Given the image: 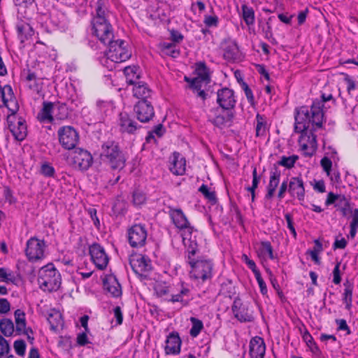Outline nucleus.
Returning a JSON list of instances; mask_svg holds the SVG:
<instances>
[{
	"mask_svg": "<svg viewBox=\"0 0 358 358\" xmlns=\"http://www.w3.org/2000/svg\"><path fill=\"white\" fill-rule=\"evenodd\" d=\"M190 289L186 287H182L180 292L177 294H173L169 301L173 303L180 302L182 306H187L189 301Z\"/></svg>",
	"mask_w": 358,
	"mask_h": 358,
	"instance_id": "obj_35",
	"label": "nucleus"
},
{
	"mask_svg": "<svg viewBox=\"0 0 358 358\" xmlns=\"http://www.w3.org/2000/svg\"><path fill=\"white\" fill-rule=\"evenodd\" d=\"M266 351L264 341L259 336H255L250 342V355L251 358H264Z\"/></svg>",
	"mask_w": 358,
	"mask_h": 358,
	"instance_id": "obj_25",
	"label": "nucleus"
},
{
	"mask_svg": "<svg viewBox=\"0 0 358 358\" xmlns=\"http://www.w3.org/2000/svg\"><path fill=\"white\" fill-rule=\"evenodd\" d=\"M85 210L87 212L88 215H90V218L92 219L94 226L97 229H99L100 228V221L99 217H97V210L95 208H86Z\"/></svg>",
	"mask_w": 358,
	"mask_h": 358,
	"instance_id": "obj_57",
	"label": "nucleus"
},
{
	"mask_svg": "<svg viewBox=\"0 0 358 358\" xmlns=\"http://www.w3.org/2000/svg\"><path fill=\"white\" fill-rule=\"evenodd\" d=\"M299 159V156L296 155H292L291 156H282L280 159L277 162V164L279 166H284L287 169H291L294 167L296 162Z\"/></svg>",
	"mask_w": 358,
	"mask_h": 358,
	"instance_id": "obj_45",
	"label": "nucleus"
},
{
	"mask_svg": "<svg viewBox=\"0 0 358 358\" xmlns=\"http://www.w3.org/2000/svg\"><path fill=\"white\" fill-rule=\"evenodd\" d=\"M336 210L340 211L342 216L345 217L349 213H352L348 199L343 195L341 199L336 203Z\"/></svg>",
	"mask_w": 358,
	"mask_h": 358,
	"instance_id": "obj_39",
	"label": "nucleus"
},
{
	"mask_svg": "<svg viewBox=\"0 0 358 358\" xmlns=\"http://www.w3.org/2000/svg\"><path fill=\"white\" fill-rule=\"evenodd\" d=\"M15 277L11 273H7L5 268H0V280L6 283L15 284Z\"/></svg>",
	"mask_w": 358,
	"mask_h": 358,
	"instance_id": "obj_51",
	"label": "nucleus"
},
{
	"mask_svg": "<svg viewBox=\"0 0 358 358\" xmlns=\"http://www.w3.org/2000/svg\"><path fill=\"white\" fill-rule=\"evenodd\" d=\"M17 31L18 38L23 43L25 40L28 39L29 36L33 34V29L31 26L27 23H21L17 25Z\"/></svg>",
	"mask_w": 358,
	"mask_h": 358,
	"instance_id": "obj_37",
	"label": "nucleus"
},
{
	"mask_svg": "<svg viewBox=\"0 0 358 358\" xmlns=\"http://www.w3.org/2000/svg\"><path fill=\"white\" fill-rule=\"evenodd\" d=\"M289 192L293 196H296L299 200L303 201L305 194L303 180H290Z\"/></svg>",
	"mask_w": 358,
	"mask_h": 358,
	"instance_id": "obj_33",
	"label": "nucleus"
},
{
	"mask_svg": "<svg viewBox=\"0 0 358 358\" xmlns=\"http://www.w3.org/2000/svg\"><path fill=\"white\" fill-rule=\"evenodd\" d=\"M10 346L8 341L2 336H0V357L8 354Z\"/></svg>",
	"mask_w": 358,
	"mask_h": 358,
	"instance_id": "obj_60",
	"label": "nucleus"
},
{
	"mask_svg": "<svg viewBox=\"0 0 358 358\" xmlns=\"http://www.w3.org/2000/svg\"><path fill=\"white\" fill-rule=\"evenodd\" d=\"M259 250L262 255H268L271 259H273L275 258L273 255V250L269 241L261 242V248H259Z\"/></svg>",
	"mask_w": 358,
	"mask_h": 358,
	"instance_id": "obj_50",
	"label": "nucleus"
},
{
	"mask_svg": "<svg viewBox=\"0 0 358 358\" xmlns=\"http://www.w3.org/2000/svg\"><path fill=\"white\" fill-rule=\"evenodd\" d=\"M40 171L45 177H54L55 169L48 163L43 164L41 166Z\"/></svg>",
	"mask_w": 358,
	"mask_h": 358,
	"instance_id": "obj_55",
	"label": "nucleus"
},
{
	"mask_svg": "<svg viewBox=\"0 0 358 358\" xmlns=\"http://www.w3.org/2000/svg\"><path fill=\"white\" fill-rule=\"evenodd\" d=\"M148 231L144 224H135L127 229L128 242L131 248L143 247L146 243Z\"/></svg>",
	"mask_w": 358,
	"mask_h": 358,
	"instance_id": "obj_8",
	"label": "nucleus"
},
{
	"mask_svg": "<svg viewBox=\"0 0 358 358\" xmlns=\"http://www.w3.org/2000/svg\"><path fill=\"white\" fill-rule=\"evenodd\" d=\"M331 100L333 101L334 104L336 103L332 94L326 95L325 94H322L320 99H316L313 101L309 109L310 117H312V121L316 124L317 127H322L324 122V103Z\"/></svg>",
	"mask_w": 358,
	"mask_h": 358,
	"instance_id": "obj_7",
	"label": "nucleus"
},
{
	"mask_svg": "<svg viewBox=\"0 0 358 358\" xmlns=\"http://www.w3.org/2000/svg\"><path fill=\"white\" fill-rule=\"evenodd\" d=\"M0 330L5 336L8 337L12 336L15 330L13 321L8 318L1 320Z\"/></svg>",
	"mask_w": 358,
	"mask_h": 358,
	"instance_id": "obj_41",
	"label": "nucleus"
},
{
	"mask_svg": "<svg viewBox=\"0 0 358 358\" xmlns=\"http://www.w3.org/2000/svg\"><path fill=\"white\" fill-rule=\"evenodd\" d=\"M124 41L118 39L107 43L108 45V52H107V59H110L115 63H120L129 59L131 53L124 45Z\"/></svg>",
	"mask_w": 358,
	"mask_h": 358,
	"instance_id": "obj_6",
	"label": "nucleus"
},
{
	"mask_svg": "<svg viewBox=\"0 0 358 358\" xmlns=\"http://www.w3.org/2000/svg\"><path fill=\"white\" fill-rule=\"evenodd\" d=\"M217 103L222 110H232L235 107L236 100L234 92L228 87H223L217 92Z\"/></svg>",
	"mask_w": 358,
	"mask_h": 358,
	"instance_id": "obj_17",
	"label": "nucleus"
},
{
	"mask_svg": "<svg viewBox=\"0 0 358 358\" xmlns=\"http://www.w3.org/2000/svg\"><path fill=\"white\" fill-rule=\"evenodd\" d=\"M8 129L14 136L15 139L19 141H23L27 134V128L25 120L22 117L15 115L11 113L7 118Z\"/></svg>",
	"mask_w": 358,
	"mask_h": 358,
	"instance_id": "obj_11",
	"label": "nucleus"
},
{
	"mask_svg": "<svg viewBox=\"0 0 358 358\" xmlns=\"http://www.w3.org/2000/svg\"><path fill=\"white\" fill-rule=\"evenodd\" d=\"M320 164L323 170L327 173V176L330 179H334L333 176H331L330 171L331 170L332 162L331 159L327 157H323L320 161Z\"/></svg>",
	"mask_w": 358,
	"mask_h": 358,
	"instance_id": "obj_56",
	"label": "nucleus"
},
{
	"mask_svg": "<svg viewBox=\"0 0 358 358\" xmlns=\"http://www.w3.org/2000/svg\"><path fill=\"white\" fill-rule=\"evenodd\" d=\"M336 324L338 325L337 330L338 331H346V334H351V331L350 327H348L347 322L344 319H336L335 320Z\"/></svg>",
	"mask_w": 358,
	"mask_h": 358,
	"instance_id": "obj_59",
	"label": "nucleus"
},
{
	"mask_svg": "<svg viewBox=\"0 0 358 358\" xmlns=\"http://www.w3.org/2000/svg\"><path fill=\"white\" fill-rule=\"evenodd\" d=\"M195 73L201 81L209 83L210 80V70L204 62H199L195 64Z\"/></svg>",
	"mask_w": 358,
	"mask_h": 358,
	"instance_id": "obj_34",
	"label": "nucleus"
},
{
	"mask_svg": "<svg viewBox=\"0 0 358 358\" xmlns=\"http://www.w3.org/2000/svg\"><path fill=\"white\" fill-rule=\"evenodd\" d=\"M133 203L135 206H141L146 201V196L143 191L136 188L132 194Z\"/></svg>",
	"mask_w": 358,
	"mask_h": 358,
	"instance_id": "obj_49",
	"label": "nucleus"
},
{
	"mask_svg": "<svg viewBox=\"0 0 358 358\" xmlns=\"http://www.w3.org/2000/svg\"><path fill=\"white\" fill-rule=\"evenodd\" d=\"M302 337H303V341L306 343V344L310 348L314 347V349L312 348V350H319L317 345H316L315 342L314 341L313 336L310 335V334L307 330H306V331L303 334Z\"/></svg>",
	"mask_w": 358,
	"mask_h": 358,
	"instance_id": "obj_58",
	"label": "nucleus"
},
{
	"mask_svg": "<svg viewBox=\"0 0 358 358\" xmlns=\"http://www.w3.org/2000/svg\"><path fill=\"white\" fill-rule=\"evenodd\" d=\"M344 292L343 294V302L345 306V309L349 310L352 306V294L354 290V285L349 280H346L343 283Z\"/></svg>",
	"mask_w": 358,
	"mask_h": 358,
	"instance_id": "obj_32",
	"label": "nucleus"
},
{
	"mask_svg": "<svg viewBox=\"0 0 358 358\" xmlns=\"http://www.w3.org/2000/svg\"><path fill=\"white\" fill-rule=\"evenodd\" d=\"M190 321L192 326L189 331V334L192 337H196L203 329V324L201 320L193 317H190Z\"/></svg>",
	"mask_w": 358,
	"mask_h": 358,
	"instance_id": "obj_47",
	"label": "nucleus"
},
{
	"mask_svg": "<svg viewBox=\"0 0 358 358\" xmlns=\"http://www.w3.org/2000/svg\"><path fill=\"white\" fill-rule=\"evenodd\" d=\"M105 290L108 292L113 297L118 298L122 296V287L114 275H106L103 280Z\"/></svg>",
	"mask_w": 358,
	"mask_h": 358,
	"instance_id": "obj_24",
	"label": "nucleus"
},
{
	"mask_svg": "<svg viewBox=\"0 0 358 358\" xmlns=\"http://www.w3.org/2000/svg\"><path fill=\"white\" fill-rule=\"evenodd\" d=\"M13 347L15 352L19 356H24L26 350V343L24 340H17L14 342Z\"/></svg>",
	"mask_w": 358,
	"mask_h": 358,
	"instance_id": "obj_54",
	"label": "nucleus"
},
{
	"mask_svg": "<svg viewBox=\"0 0 358 358\" xmlns=\"http://www.w3.org/2000/svg\"><path fill=\"white\" fill-rule=\"evenodd\" d=\"M48 321L50 325V329L55 331L62 324V315L59 312L49 314Z\"/></svg>",
	"mask_w": 358,
	"mask_h": 358,
	"instance_id": "obj_44",
	"label": "nucleus"
},
{
	"mask_svg": "<svg viewBox=\"0 0 358 358\" xmlns=\"http://www.w3.org/2000/svg\"><path fill=\"white\" fill-rule=\"evenodd\" d=\"M191 266L190 276L202 282L211 280L213 275L214 264L212 259L199 258L189 261Z\"/></svg>",
	"mask_w": 358,
	"mask_h": 358,
	"instance_id": "obj_4",
	"label": "nucleus"
},
{
	"mask_svg": "<svg viewBox=\"0 0 358 358\" xmlns=\"http://www.w3.org/2000/svg\"><path fill=\"white\" fill-rule=\"evenodd\" d=\"M57 136L59 143L64 150H73L79 143V133L72 126L59 127L57 131Z\"/></svg>",
	"mask_w": 358,
	"mask_h": 358,
	"instance_id": "obj_5",
	"label": "nucleus"
},
{
	"mask_svg": "<svg viewBox=\"0 0 358 358\" xmlns=\"http://www.w3.org/2000/svg\"><path fill=\"white\" fill-rule=\"evenodd\" d=\"M169 170L175 176H182L186 171V159L178 152H174L169 157Z\"/></svg>",
	"mask_w": 358,
	"mask_h": 358,
	"instance_id": "obj_20",
	"label": "nucleus"
},
{
	"mask_svg": "<svg viewBox=\"0 0 358 358\" xmlns=\"http://www.w3.org/2000/svg\"><path fill=\"white\" fill-rule=\"evenodd\" d=\"M101 159L113 169H122L125 166L126 158L117 143L108 141L101 145Z\"/></svg>",
	"mask_w": 358,
	"mask_h": 358,
	"instance_id": "obj_2",
	"label": "nucleus"
},
{
	"mask_svg": "<svg viewBox=\"0 0 358 358\" xmlns=\"http://www.w3.org/2000/svg\"><path fill=\"white\" fill-rule=\"evenodd\" d=\"M129 264L133 271L140 276L145 275L152 268L150 259L141 254L132 255L129 257Z\"/></svg>",
	"mask_w": 358,
	"mask_h": 358,
	"instance_id": "obj_16",
	"label": "nucleus"
},
{
	"mask_svg": "<svg viewBox=\"0 0 358 358\" xmlns=\"http://www.w3.org/2000/svg\"><path fill=\"white\" fill-rule=\"evenodd\" d=\"M317 128L310 117L309 108L307 106H301L294 109V131L301 134L298 141L303 150L308 148H311L313 151L316 150L317 136L314 131Z\"/></svg>",
	"mask_w": 358,
	"mask_h": 358,
	"instance_id": "obj_1",
	"label": "nucleus"
},
{
	"mask_svg": "<svg viewBox=\"0 0 358 358\" xmlns=\"http://www.w3.org/2000/svg\"><path fill=\"white\" fill-rule=\"evenodd\" d=\"M108 4L109 3L108 0H98L96 3V16L93 18L92 20H108Z\"/></svg>",
	"mask_w": 358,
	"mask_h": 358,
	"instance_id": "obj_29",
	"label": "nucleus"
},
{
	"mask_svg": "<svg viewBox=\"0 0 358 358\" xmlns=\"http://www.w3.org/2000/svg\"><path fill=\"white\" fill-rule=\"evenodd\" d=\"M54 114L59 120H64L69 117V112L66 103L57 102L55 103Z\"/></svg>",
	"mask_w": 358,
	"mask_h": 358,
	"instance_id": "obj_42",
	"label": "nucleus"
},
{
	"mask_svg": "<svg viewBox=\"0 0 358 358\" xmlns=\"http://www.w3.org/2000/svg\"><path fill=\"white\" fill-rule=\"evenodd\" d=\"M37 280L40 288L49 292L57 291L62 283L61 275L53 264L41 268Z\"/></svg>",
	"mask_w": 358,
	"mask_h": 358,
	"instance_id": "obj_3",
	"label": "nucleus"
},
{
	"mask_svg": "<svg viewBox=\"0 0 358 358\" xmlns=\"http://www.w3.org/2000/svg\"><path fill=\"white\" fill-rule=\"evenodd\" d=\"M234 117V111L222 110L219 107L210 109L208 113V121L218 128L224 127L228 122H231Z\"/></svg>",
	"mask_w": 358,
	"mask_h": 358,
	"instance_id": "obj_13",
	"label": "nucleus"
},
{
	"mask_svg": "<svg viewBox=\"0 0 358 358\" xmlns=\"http://www.w3.org/2000/svg\"><path fill=\"white\" fill-rule=\"evenodd\" d=\"M15 321V331L17 335H21L22 330L26 327L25 313L20 309H17L14 313Z\"/></svg>",
	"mask_w": 358,
	"mask_h": 358,
	"instance_id": "obj_36",
	"label": "nucleus"
},
{
	"mask_svg": "<svg viewBox=\"0 0 358 358\" xmlns=\"http://www.w3.org/2000/svg\"><path fill=\"white\" fill-rule=\"evenodd\" d=\"M45 242L36 237H31L27 242L25 255L29 262H36L44 258Z\"/></svg>",
	"mask_w": 358,
	"mask_h": 358,
	"instance_id": "obj_10",
	"label": "nucleus"
},
{
	"mask_svg": "<svg viewBox=\"0 0 358 358\" xmlns=\"http://www.w3.org/2000/svg\"><path fill=\"white\" fill-rule=\"evenodd\" d=\"M112 211L116 216L124 215L127 211V202L120 196H117L113 202Z\"/></svg>",
	"mask_w": 358,
	"mask_h": 358,
	"instance_id": "obj_40",
	"label": "nucleus"
},
{
	"mask_svg": "<svg viewBox=\"0 0 358 358\" xmlns=\"http://www.w3.org/2000/svg\"><path fill=\"white\" fill-rule=\"evenodd\" d=\"M119 126L122 133L129 134H134L138 129L141 128V126L127 113L120 114Z\"/></svg>",
	"mask_w": 358,
	"mask_h": 358,
	"instance_id": "obj_21",
	"label": "nucleus"
},
{
	"mask_svg": "<svg viewBox=\"0 0 358 358\" xmlns=\"http://www.w3.org/2000/svg\"><path fill=\"white\" fill-rule=\"evenodd\" d=\"M239 49L236 41L229 42L224 49L223 57L228 62H234L238 58Z\"/></svg>",
	"mask_w": 358,
	"mask_h": 358,
	"instance_id": "obj_30",
	"label": "nucleus"
},
{
	"mask_svg": "<svg viewBox=\"0 0 358 358\" xmlns=\"http://www.w3.org/2000/svg\"><path fill=\"white\" fill-rule=\"evenodd\" d=\"M92 34L103 44L106 45L113 38V28L108 20H92Z\"/></svg>",
	"mask_w": 358,
	"mask_h": 358,
	"instance_id": "obj_9",
	"label": "nucleus"
},
{
	"mask_svg": "<svg viewBox=\"0 0 358 358\" xmlns=\"http://www.w3.org/2000/svg\"><path fill=\"white\" fill-rule=\"evenodd\" d=\"M199 191L204 196V197L211 203V204H216L217 199L216 196L215 192L210 191L208 187L206 185H202L199 188Z\"/></svg>",
	"mask_w": 358,
	"mask_h": 358,
	"instance_id": "obj_46",
	"label": "nucleus"
},
{
	"mask_svg": "<svg viewBox=\"0 0 358 358\" xmlns=\"http://www.w3.org/2000/svg\"><path fill=\"white\" fill-rule=\"evenodd\" d=\"M96 108L97 112L101 115H106L107 111L111 108L110 102L99 100L96 101Z\"/></svg>",
	"mask_w": 358,
	"mask_h": 358,
	"instance_id": "obj_52",
	"label": "nucleus"
},
{
	"mask_svg": "<svg viewBox=\"0 0 358 358\" xmlns=\"http://www.w3.org/2000/svg\"><path fill=\"white\" fill-rule=\"evenodd\" d=\"M0 98L2 100L3 106L6 107L11 113H16L19 106L10 85H6L3 87L0 85Z\"/></svg>",
	"mask_w": 358,
	"mask_h": 358,
	"instance_id": "obj_18",
	"label": "nucleus"
},
{
	"mask_svg": "<svg viewBox=\"0 0 358 358\" xmlns=\"http://www.w3.org/2000/svg\"><path fill=\"white\" fill-rule=\"evenodd\" d=\"M169 215L176 227L180 230L183 229L184 231H188L189 228H193L190 226V224L182 209L173 208L172 207H169Z\"/></svg>",
	"mask_w": 358,
	"mask_h": 358,
	"instance_id": "obj_22",
	"label": "nucleus"
},
{
	"mask_svg": "<svg viewBox=\"0 0 358 358\" xmlns=\"http://www.w3.org/2000/svg\"><path fill=\"white\" fill-rule=\"evenodd\" d=\"M89 253L92 262L99 270H104L108 264L109 257L103 247L99 243H94L89 246Z\"/></svg>",
	"mask_w": 358,
	"mask_h": 358,
	"instance_id": "obj_14",
	"label": "nucleus"
},
{
	"mask_svg": "<svg viewBox=\"0 0 358 358\" xmlns=\"http://www.w3.org/2000/svg\"><path fill=\"white\" fill-rule=\"evenodd\" d=\"M231 310L234 317L241 322H250L255 320L252 312L249 310L248 305L243 303L239 297L234 299Z\"/></svg>",
	"mask_w": 358,
	"mask_h": 358,
	"instance_id": "obj_15",
	"label": "nucleus"
},
{
	"mask_svg": "<svg viewBox=\"0 0 358 358\" xmlns=\"http://www.w3.org/2000/svg\"><path fill=\"white\" fill-rule=\"evenodd\" d=\"M340 266H341V262H338L334 268V271H333V275H334L333 282L336 285H338L341 282Z\"/></svg>",
	"mask_w": 358,
	"mask_h": 358,
	"instance_id": "obj_63",
	"label": "nucleus"
},
{
	"mask_svg": "<svg viewBox=\"0 0 358 358\" xmlns=\"http://www.w3.org/2000/svg\"><path fill=\"white\" fill-rule=\"evenodd\" d=\"M124 73L127 84L134 86L141 82V71L138 66H128L124 69Z\"/></svg>",
	"mask_w": 358,
	"mask_h": 358,
	"instance_id": "obj_28",
	"label": "nucleus"
},
{
	"mask_svg": "<svg viewBox=\"0 0 358 358\" xmlns=\"http://www.w3.org/2000/svg\"><path fill=\"white\" fill-rule=\"evenodd\" d=\"M55 103L52 102L44 101L43 103V108L38 113V117L41 121H48L52 122L53 121L52 113H54Z\"/></svg>",
	"mask_w": 358,
	"mask_h": 358,
	"instance_id": "obj_31",
	"label": "nucleus"
},
{
	"mask_svg": "<svg viewBox=\"0 0 358 358\" xmlns=\"http://www.w3.org/2000/svg\"><path fill=\"white\" fill-rule=\"evenodd\" d=\"M238 83L241 85L242 90L244 91L245 96L251 106L255 105V101L252 90L248 85L242 79H238Z\"/></svg>",
	"mask_w": 358,
	"mask_h": 358,
	"instance_id": "obj_48",
	"label": "nucleus"
},
{
	"mask_svg": "<svg viewBox=\"0 0 358 358\" xmlns=\"http://www.w3.org/2000/svg\"><path fill=\"white\" fill-rule=\"evenodd\" d=\"M133 96L138 101L152 100V90L143 81L138 83L133 87Z\"/></svg>",
	"mask_w": 358,
	"mask_h": 358,
	"instance_id": "obj_27",
	"label": "nucleus"
},
{
	"mask_svg": "<svg viewBox=\"0 0 358 358\" xmlns=\"http://www.w3.org/2000/svg\"><path fill=\"white\" fill-rule=\"evenodd\" d=\"M348 242L345 238H341L338 239V237L336 238L335 241L333 244V249H345L347 246Z\"/></svg>",
	"mask_w": 358,
	"mask_h": 358,
	"instance_id": "obj_64",
	"label": "nucleus"
},
{
	"mask_svg": "<svg viewBox=\"0 0 358 358\" xmlns=\"http://www.w3.org/2000/svg\"><path fill=\"white\" fill-rule=\"evenodd\" d=\"M134 113L142 123L149 122L155 117V109L151 100L138 101L134 106Z\"/></svg>",
	"mask_w": 358,
	"mask_h": 358,
	"instance_id": "obj_12",
	"label": "nucleus"
},
{
	"mask_svg": "<svg viewBox=\"0 0 358 358\" xmlns=\"http://www.w3.org/2000/svg\"><path fill=\"white\" fill-rule=\"evenodd\" d=\"M218 17L216 15H206L203 22L208 27H217L218 25Z\"/></svg>",
	"mask_w": 358,
	"mask_h": 358,
	"instance_id": "obj_61",
	"label": "nucleus"
},
{
	"mask_svg": "<svg viewBox=\"0 0 358 358\" xmlns=\"http://www.w3.org/2000/svg\"><path fill=\"white\" fill-rule=\"evenodd\" d=\"M343 196V195L335 194L333 192H329L327 195L325 204L327 206L334 204L335 206L338 201H339L341 199V197H342Z\"/></svg>",
	"mask_w": 358,
	"mask_h": 358,
	"instance_id": "obj_62",
	"label": "nucleus"
},
{
	"mask_svg": "<svg viewBox=\"0 0 358 358\" xmlns=\"http://www.w3.org/2000/svg\"><path fill=\"white\" fill-rule=\"evenodd\" d=\"M256 136H262L266 134V120L264 115L259 113L256 115Z\"/></svg>",
	"mask_w": 358,
	"mask_h": 358,
	"instance_id": "obj_43",
	"label": "nucleus"
},
{
	"mask_svg": "<svg viewBox=\"0 0 358 358\" xmlns=\"http://www.w3.org/2000/svg\"><path fill=\"white\" fill-rule=\"evenodd\" d=\"M193 230V228H189L188 231H184L182 234V242L186 248L188 262L196 259L194 256L199 252L196 236H192Z\"/></svg>",
	"mask_w": 358,
	"mask_h": 358,
	"instance_id": "obj_19",
	"label": "nucleus"
},
{
	"mask_svg": "<svg viewBox=\"0 0 358 358\" xmlns=\"http://www.w3.org/2000/svg\"><path fill=\"white\" fill-rule=\"evenodd\" d=\"M278 185L279 180H269V184L267 186V193L265 196L266 199H271L273 197Z\"/></svg>",
	"mask_w": 358,
	"mask_h": 358,
	"instance_id": "obj_53",
	"label": "nucleus"
},
{
	"mask_svg": "<svg viewBox=\"0 0 358 358\" xmlns=\"http://www.w3.org/2000/svg\"><path fill=\"white\" fill-rule=\"evenodd\" d=\"M243 19L248 26L253 25L255 21V11L246 4L241 6Z\"/></svg>",
	"mask_w": 358,
	"mask_h": 358,
	"instance_id": "obj_38",
	"label": "nucleus"
},
{
	"mask_svg": "<svg viewBox=\"0 0 358 358\" xmlns=\"http://www.w3.org/2000/svg\"><path fill=\"white\" fill-rule=\"evenodd\" d=\"M74 164L81 170H87L92 164L93 158L87 150L80 149L75 152Z\"/></svg>",
	"mask_w": 358,
	"mask_h": 358,
	"instance_id": "obj_26",
	"label": "nucleus"
},
{
	"mask_svg": "<svg viewBox=\"0 0 358 358\" xmlns=\"http://www.w3.org/2000/svg\"><path fill=\"white\" fill-rule=\"evenodd\" d=\"M182 341L179 334L173 331L169 334L166 340V345L164 347L165 353L167 355H177L180 352Z\"/></svg>",
	"mask_w": 358,
	"mask_h": 358,
	"instance_id": "obj_23",
	"label": "nucleus"
}]
</instances>
